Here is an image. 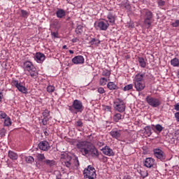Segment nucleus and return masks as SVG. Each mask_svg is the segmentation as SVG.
Listing matches in <instances>:
<instances>
[{"label": "nucleus", "mask_w": 179, "mask_h": 179, "mask_svg": "<svg viewBox=\"0 0 179 179\" xmlns=\"http://www.w3.org/2000/svg\"><path fill=\"white\" fill-rule=\"evenodd\" d=\"M76 146L83 156L90 155L94 159H100V152L92 143L86 141H79Z\"/></svg>", "instance_id": "obj_1"}, {"label": "nucleus", "mask_w": 179, "mask_h": 179, "mask_svg": "<svg viewBox=\"0 0 179 179\" xmlns=\"http://www.w3.org/2000/svg\"><path fill=\"white\" fill-rule=\"evenodd\" d=\"M145 74L137 73L134 78V87L136 92H142L146 87V84L145 83Z\"/></svg>", "instance_id": "obj_2"}, {"label": "nucleus", "mask_w": 179, "mask_h": 179, "mask_svg": "<svg viewBox=\"0 0 179 179\" xmlns=\"http://www.w3.org/2000/svg\"><path fill=\"white\" fill-rule=\"evenodd\" d=\"M24 71L25 72H29L31 78H33L34 79H37V78H38V71H37V69H36L33 65V63L29 61L24 63Z\"/></svg>", "instance_id": "obj_3"}, {"label": "nucleus", "mask_w": 179, "mask_h": 179, "mask_svg": "<svg viewBox=\"0 0 179 179\" xmlns=\"http://www.w3.org/2000/svg\"><path fill=\"white\" fill-rule=\"evenodd\" d=\"M83 176L85 179H94L96 178V169L91 165H89L83 171Z\"/></svg>", "instance_id": "obj_4"}, {"label": "nucleus", "mask_w": 179, "mask_h": 179, "mask_svg": "<svg viewBox=\"0 0 179 179\" xmlns=\"http://www.w3.org/2000/svg\"><path fill=\"white\" fill-rule=\"evenodd\" d=\"M69 110L71 113H73V110H76L77 113H82L85 110V107L81 101L76 99L73 101L72 106L69 107Z\"/></svg>", "instance_id": "obj_5"}, {"label": "nucleus", "mask_w": 179, "mask_h": 179, "mask_svg": "<svg viewBox=\"0 0 179 179\" xmlns=\"http://www.w3.org/2000/svg\"><path fill=\"white\" fill-rule=\"evenodd\" d=\"M145 101H147L148 104L153 108H156L162 106V101L157 98L152 97L151 96H147L145 98Z\"/></svg>", "instance_id": "obj_6"}, {"label": "nucleus", "mask_w": 179, "mask_h": 179, "mask_svg": "<svg viewBox=\"0 0 179 179\" xmlns=\"http://www.w3.org/2000/svg\"><path fill=\"white\" fill-rule=\"evenodd\" d=\"M113 107L118 113H124L125 111V102L121 99H117L113 102Z\"/></svg>", "instance_id": "obj_7"}, {"label": "nucleus", "mask_w": 179, "mask_h": 179, "mask_svg": "<svg viewBox=\"0 0 179 179\" xmlns=\"http://www.w3.org/2000/svg\"><path fill=\"white\" fill-rule=\"evenodd\" d=\"M42 164L43 165H41V164H36V167H38L39 170H45V166H44V164H46V166H48L50 169H52V167H54V166L57 164V162L53 159H45L42 162Z\"/></svg>", "instance_id": "obj_8"}, {"label": "nucleus", "mask_w": 179, "mask_h": 179, "mask_svg": "<svg viewBox=\"0 0 179 179\" xmlns=\"http://www.w3.org/2000/svg\"><path fill=\"white\" fill-rule=\"evenodd\" d=\"M153 17V13L150 10H145L144 23L147 25V28L149 29L152 24V18Z\"/></svg>", "instance_id": "obj_9"}, {"label": "nucleus", "mask_w": 179, "mask_h": 179, "mask_svg": "<svg viewBox=\"0 0 179 179\" xmlns=\"http://www.w3.org/2000/svg\"><path fill=\"white\" fill-rule=\"evenodd\" d=\"M154 152V156L157 157V159H159V160L163 161L166 160V154L163 150L156 148L153 150Z\"/></svg>", "instance_id": "obj_10"}, {"label": "nucleus", "mask_w": 179, "mask_h": 179, "mask_svg": "<svg viewBox=\"0 0 179 179\" xmlns=\"http://www.w3.org/2000/svg\"><path fill=\"white\" fill-rule=\"evenodd\" d=\"M95 26L99 29L102 30L103 31H106L107 29H108V27L110 26V24H108V22L106 21H99L95 24Z\"/></svg>", "instance_id": "obj_11"}, {"label": "nucleus", "mask_w": 179, "mask_h": 179, "mask_svg": "<svg viewBox=\"0 0 179 179\" xmlns=\"http://www.w3.org/2000/svg\"><path fill=\"white\" fill-rule=\"evenodd\" d=\"M13 85L15 86L19 92L21 93H27V88L26 87L22 85L20 83H19V80H13Z\"/></svg>", "instance_id": "obj_12"}, {"label": "nucleus", "mask_w": 179, "mask_h": 179, "mask_svg": "<svg viewBox=\"0 0 179 179\" xmlns=\"http://www.w3.org/2000/svg\"><path fill=\"white\" fill-rule=\"evenodd\" d=\"M38 148L40 150L47 152L50 149V144L48 143L47 141H43L38 143Z\"/></svg>", "instance_id": "obj_13"}, {"label": "nucleus", "mask_w": 179, "mask_h": 179, "mask_svg": "<svg viewBox=\"0 0 179 179\" xmlns=\"http://www.w3.org/2000/svg\"><path fill=\"white\" fill-rule=\"evenodd\" d=\"M72 62L75 65L85 64V58L82 55L76 56L72 59Z\"/></svg>", "instance_id": "obj_14"}, {"label": "nucleus", "mask_w": 179, "mask_h": 179, "mask_svg": "<svg viewBox=\"0 0 179 179\" xmlns=\"http://www.w3.org/2000/svg\"><path fill=\"white\" fill-rule=\"evenodd\" d=\"M144 166L148 169H152L155 166V159L152 157L146 158L144 161Z\"/></svg>", "instance_id": "obj_15"}, {"label": "nucleus", "mask_w": 179, "mask_h": 179, "mask_svg": "<svg viewBox=\"0 0 179 179\" xmlns=\"http://www.w3.org/2000/svg\"><path fill=\"white\" fill-rule=\"evenodd\" d=\"M101 150L106 156H114L115 155L114 151H113V149L110 148V147L107 145L103 148Z\"/></svg>", "instance_id": "obj_16"}, {"label": "nucleus", "mask_w": 179, "mask_h": 179, "mask_svg": "<svg viewBox=\"0 0 179 179\" xmlns=\"http://www.w3.org/2000/svg\"><path fill=\"white\" fill-rule=\"evenodd\" d=\"M34 59L36 62H38V64H41V62H43L44 59H45V55L41 52H37L34 56Z\"/></svg>", "instance_id": "obj_17"}, {"label": "nucleus", "mask_w": 179, "mask_h": 179, "mask_svg": "<svg viewBox=\"0 0 179 179\" xmlns=\"http://www.w3.org/2000/svg\"><path fill=\"white\" fill-rule=\"evenodd\" d=\"M43 119L42 120L43 125H47V122H48V117H50V110L45 109L43 112Z\"/></svg>", "instance_id": "obj_18"}, {"label": "nucleus", "mask_w": 179, "mask_h": 179, "mask_svg": "<svg viewBox=\"0 0 179 179\" xmlns=\"http://www.w3.org/2000/svg\"><path fill=\"white\" fill-rule=\"evenodd\" d=\"M56 16L59 19H63V17H65L66 16V11L62 8H57L56 11Z\"/></svg>", "instance_id": "obj_19"}, {"label": "nucleus", "mask_w": 179, "mask_h": 179, "mask_svg": "<svg viewBox=\"0 0 179 179\" xmlns=\"http://www.w3.org/2000/svg\"><path fill=\"white\" fill-rule=\"evenodd\" d=\"M110 135L115 138V139H119V138L121 137V133L120 131L113 130L110 132Z\"/></svg>", "instance_id": "obj_20"}, {"label": "nucleus", "mask_w": 179, "mask_h": 179, "mask_svg": "<svg viewBox=\"0 0 179 179\" xmlns=\"http://www.w3.org/2000/svg\"><path fill=\"white\" fill-rule=\"evenodd\" d=\"M8 157L11 159V160H17L19 156L17 154L13 151H8Z\"/></svg>", "instance_id": "obj_21"}, {"label": "nucleus", "mask_w": 179, "mask_h": 179, "mask_svg": "<svg viewBox=\"0 0 179 179\" xmlns=\"http://www.w3.org/2000/svg\"><path fill=\"white\" fill-rule=\"evenodd\" d=\"M107 87L109 89V90H118V86L115 85L113 82H109L107 84Z\"/></svg>", "instance_id": "obj_22"}, {"label": "nucleus", "mask_w": 179, "mask_h": 179, "mask_svg": "<svg viewBox=\"0 0 179 179\" xmlns=\"http://www.w3.org/2000/svg\"><path fill=\"white\" fill-rule=\"evenodd\" d=\"M138 61L141 68H146V62L145 61V59L143 57H138Z\"/></svg>", "instance_id": "obj_23"}, {"label": "nucleus", "mask_w": 179, "mask_h": 179, "mask_svg": "<svg viewBox=\"0 0 179 179\" xmlns=\"http://www.w3.org/2000/svg\"><path fill=\"white\" fill-rule=\"evenodd\" d=\"M107 18L112 24L115 23V16H114V14L109 13L107 15Z\"/></svg>", "instance_id": "obj_24"}, {"label": "nucleus", "mask_w": 179, "mask_h": 179, "mask_svg": "<svg viewBox=\"0 0 179 179\" xmlns=\"http://www.w3.org/2000/svg\"><path fill=\"white\" fill-rule=\"evenodd\" d=\"M120 120H122V115H121V113H115L113 115V121H115V122H118Z\"/></svg>", "instance_id": "obj_25"}, {"label": "nucleus", "mask_w": 179, "mask_h": 179, "mask_svg": "<svg viewBox=\"0 0 179 179\" xmlns=\"http://www.w3.org/2000/svg\"><path fill=\"white\" fill-rule=\"evenodd\" d=\"M24 160L26 163H28L29 164H33V163H34V157L31 156L25 157Z\"/></svg>", "instance_id": "obj_26"}, {"label": "nucleus", "mask_w": 179, "mask_h": 179, "mask_svg": "<svg viewBox=\"0 0 179 179\" xmlns=\"http://www.w3.org/2000/svg\"><path fill=\"white\" fill-rule=\"evenodd\" d=\"M100 43H101L100 40L96 39L94 38H91L90 41V44H91V45H99Z\"/></svg>", "instance_id": "obj_27"}, {"label": "nucleus", "mask_w": 179, "mask_h": 179, "mask_svg": "<svg viewBox=\"0 0 179 179\" xmlns=\"http://www.w3.org/2000/svg\"><path fill=\"white\" fill-rule=\"evenodd\" d=\"M3 124H4V127H10V125H12V120H10V117H6V119L4 120Z\"/></svg>", "instance_id": "obj_28"}, {"label": "nucleus", "mask_w": 179, "mask_h": 179, "mask_svg": "<svg viewBox=\"0 0 179 179\" xmlns=\"http://www.w3.org/2000/svg\"><path fill=\"white\" fill-rule=\"evenodd\" d=\"M171 64L173 66H179V60L177 58H174L171 60Z\"/></svg>", "instance_id": "obj_29"}, {"label": "nucleus", "mask_w": 179, "mask_h": 179, "mask_svg": "<svg viewBox=\"0 0 179 179\" xmlns=\"http://www.w3.org/2000/svg\"><path fill=\"white\" fill-rule=\"evenodd\" d=\"M145 132L148 135V136H150L152 135V129L150 128V126H146L144 128Z\"/></svg>", "instance_id": "obj_30"}, {"label": "nucleus", "mask_w": 179, "mask_h": 179, "mask_svg": "<svg viewBox=\"0 0 179 179\" xmlns=\"http://www.w3.org/2000/svg\"><path fill=\"white\" fill-rule=\"evenodd\" d=\"M108 80L106 78H101L99 80V85H101V86H106V85L107 84Z\"/></svg>", "instance_id": "obj_31"}, {"label": "nucleus", "mask_w": 179, "mask_h": 179, "mask_svg": "<svg viewBox=\"0 0 179 179\" xmlns=\"http://www.w3.org/2000/svg\"><path fill=\"white\" fill-rule=\"evenodd\" d=\"M36 157L38 159V162H43V160H45V156H44V154H38Z\"/></svg>", "instance_id": "obj_32"}, {"label": "nucleus", "mask_w": 179, "mask_h": 179, "mask_svg": "<svg viewBox=\"0 0 179 179\" xmlns=\"http://www.w3.org/2000/svg\"><path fill=\"white\" fill-rule=\"evenodd\" d=\"M110 75H111V72L107 69L103 70L102 72V76H106V78H110Z\"/></svg>", "instance_id": "obj_33"}, {"label": "nucleus", "mask_w": 179, "mask_h": 179, "mask_svg": "<svg viewBox=\"0 0 179 179\" xmlns=\"http://www.w3.org/2000/svg\"><path fill=\"white\" fill-rule=\"evenodd\" d=\"M134 89V85L132 84H129L126 85L124 88L123 90L124 92H128V90H132Z\"/></svg>", "instance_id": "obj_34"}, {"label": "nucleus", "mask_w": 179, "mask_h": 179, "mask_svg": "<svg viewBox=\"0 0 179 179\" xmlns=\"http://www.w3.org/2000/svg\"><path fill=\"white\" fill-rule=\"evenodd\" d=\"M54 90H55V87H54L52 85L48 86L47 92H48V93H52V92H54Z\"/></svg>", "instance_id": "obj_35"}, {"label": "nucleus", "mask_w": 179, "mask_h": 179, "mask_svg": "<svg viewBox=\"0 0 179 179\" xmlns=\"http://www.w3.org/2000/svg\"><path fill=\"white\" fill-rule=\"evenodd\" d=\"M63 164L67 167V169H71V167H72V162H71V160L70 161H66V162H64L63 163Z\"/></svg>", "instance_id": "obj_36"}, {"label": "nucleus", "mask_w": 179, "mask_h": 179, "mask_svg": "<svg viewBox=\"0 0 179 179\" xmlns=\"http://www.w3.org/2000/svg\"><path fill=\"white\" fill-rule=\"evenodd\" d=\"M6 134V130L3 128L0 129V136L1 138H3L5 135Z\"/></svg>", "instance_id": "obj_37"}, {"label": "nucleus", "mask_w": 179, "mask_h": 179, "mask_svg": "<svg viewBox=\"0 0 179 179\" xmlns=\"http://www.w3.org/2000/svg\"><path fill=\"white\" fill-rule=\"evenodd\" d=\"M155 129L158 131V132H162L163 131V127L161 124H157L155 125Z\"/></svg>", "instance_id": "obj_38"}, {"label": "nucleus", "mask_w": 179, "mask_h": 179, "mask_svg": "<svg viewBox=\"0 0 179 179\" xmlns=\"http://www.w3.org/2000/svg\"><path fill=\"white\" fill-rule=\"evenodd\" d=\"M7 115L3 111H0V120H3L6 117Z\"/></svg>", "instance_id": "obj_39"}, {"label": "nucleus", "mask_w": 179, "mask_h": 179, "mask_svg": "<svg viewBox=\"0 0 179 179\" xmlns=\"http://www.w3.org/2000/svg\"><path fill=\"white\" fill-rule=\"evenodd\" d=\"M73 162H74V166H76V167H79L80 166L79 159H78L77 157H75V158L73 159Z\"/></svg>", "instance_id": "obj_40"}, {"label": "nucleus", "mask_w": 179, "mask_h": 179, "mask_svg": "<svg viewBox=\"0 0 179 179\" xmlns=\"http://www.w3.org/2000/svg\"><path fill=\"white\" fill-rule=\"evenodd\" d=\"M21 13H22V17H27L29 15V13H27V11L24 10H21Z\"/></svg>", "instance_id": "obj_41"}, {"label": "nucleus", "mask_w": 179, "mask_h": 179, "mask_svg": "<svg viewBox=\"0 0 179 179\" xmlns=\"http://www.w3.org/2000/svg\"><path fill=\"white\" fill-rule=\"evenodd\" d=\"M98 93H100V94H103V93H106V90H104V88L100 87L97 89Z\"/></svg>", "instance_id": "obj_42"}, {"label": "nucleus", "mask_w": 179, "mask_h": 179, "mask_svg": "<svg viewBox=\"0 0 179 179\" xmlns=\"http://www.w3.org/2000/svg\"><path fill=\"white\" fill-rule=\"evenodd\" d=\"M76 125H77V127H83V122H82V120H78L76 122Z\"/></svg>", "instance_id": "obj_43"}, {"label": "nucleus", "mask_w": 179, "mask_h": 179, "mask_svg": "<svg viewBox=\"0 0 179 179\" xmlns=\"http://www.w3.org/2000/svg\"><path fill=\"white\" fill-rule=\"evenodd\" d=\"M76 31L77 34H79V33H82V27L78 26L77 27V29H76Z\"/></svg>", "instance_id": "obj_44"}, {"label": "nucleus", "mask_w": 179, "mask_h": 179, "mask_svg": "<svg viewBox=\"0 0 179 179\" xmlns=\"http://www.w3.org/2000/svg\"><path fill=\"white\" fill-rule=\"evenodd\" d=\"M166 2L164 1H162V0H159L158 1V5L159 6H164Z\"/></svg>", "instance_id": "obj_45"}, {"label": "nucleus", "mask_w": 179, "mask_h": 179, "mask_svg": "<svg viewBox=\"0 0 179 179\" xmlns=\"http://www.w3.org/2000/svg\"><path fill=\"white\" fill-rule=\"evenodd\" d=\"M52 37H54V38H58V32H52Z\"/></svg>", "instance_id": "obj_46"}, {"label": "nucleus", "mask_w": 179, "mask_h": 179, "mask_svg": "<svg viewBox=\"0 0 179 179\" xmlns=\"http://www.w3.org/2000/svg\"><path fill=\"white\" fill-rule=\"evenodd\" d=\"M179 25V20H176L175 22L172 23L173 27H177Z\"/></svg>", "instance_id": "obj_47"}, {"label": "nucleus", "mask_w": 179, "mask_h": 179, "mask_svg": "<svg viewBox=\"0 0 179 179\" xmlns=\"http://www.w3.org/2000/svg\"><path fill=\"white\" fill-rule=\"evenodd\" d=\"M175 117L178 121V122H179V112H177L176 113H175Z\"/></svg>", "instance_id": "obj_48"}, {"label": "nucleus", "mask_w": 179, "mask_h": 179, "mask_svg": "<svg viewBox=\"0 0 179 179\" xmlns=\"http://www.w3.org/2000/svg\"><path fill=\"white\" fill-rule=\"evenodd\" d=\"M174 107H175V110H176V111H179V103H178L176 105H175Z\"/></svg>", "instance_id": "obj_49"}, {"label": "nucleus", "mask_w": 179, "mask_h": 179, "mask_svg": "<svg viewBox=\"0 0 179 179\" xmlns=\"http://www.w3.org/2000/svg\"><path fill=\"white\" fill-rule=\"evenodd\" d=\"M105 110H106V111H111V108H110V106H106L105 107Z\"/></svg>", "instance_id": "obj_50"}, {"label": "nucleus", "mask_w": 179, "mask_h": 179, "mask_svg": "<svg viewBox=\"0 0 179 179\" xmlns=\"http://www.w3.org/2000/svg\"><path fill=\"white\" fill-rule=\"evenodd\" d=\"M78 41H79L78 38H74L72 39V43H78Z\"/></svg>", "instance_id": "obj_51"}, {"label": "nucleus", "mask_w": 179, "mask_h": 179, "mask_svg": "<svg viewBox=\"0 0 179 179\" xmlns=\"http://www.w3.org/2000/svg\"><path fill=\"white\" fill-rule=\"evenodd\" d=\"M2 97H3V94H2V92H0V102L2 101Z\"/></svg>", "instance_id": "obj_52"}, {"label": "nucleus", "mask_w": 179, "mask_h": 179, "mask_svg": "<svg viewBox=\"0 0 179 179\" xmlns=\"http://www.w3.org/2000/svg\"><path fill=\"white\" fill-rule=\"evenodd\" d=\"M44 134L45 135V136H48L49 134L47 131H44Z\"/></svg>", "instance_id": "obj_53"}, {"label": "nucleus", "mask_w": 179, "mask_h": 179, "mask_svg": "<svg viewBox=\"0 0 179 179\" xmlns=\"http://www.w3.org/2000/svg\"><path fill=\"white\" fill-rule=\"evenodd\" d=\"M62 48H63L64 50H65V49H68V47L66 46V45H64L62 47Z\"/></svg>", "instance_id": "obj_54"}, {"label": "nucleus", "mask_w": 179, "mask_h": 179, "mask_svg": "<svg viewBox=\"0 0 179 179\" xmlns=\"http://www.w3.org/2000/svg\"><path fill=\"white\" fill-rule=\"evenodd\" d=\"M70 54H73V50H69Z\"/></svg>", "instance_id": "obj_55"}, {"label": "nucleus", "mask_w": 179, "mask_h": 179, "mask_svg": "<svg viewBox=\"0 0 179 179\" xmlns=\"http://www.w3.org/2000/svg\"><path fill=\"white\" fill-rule=\"evenodd\" d=\"M100 145H101V143H100Z\"/></svg>", "instance_id": "obj_56"}]
</instances>
